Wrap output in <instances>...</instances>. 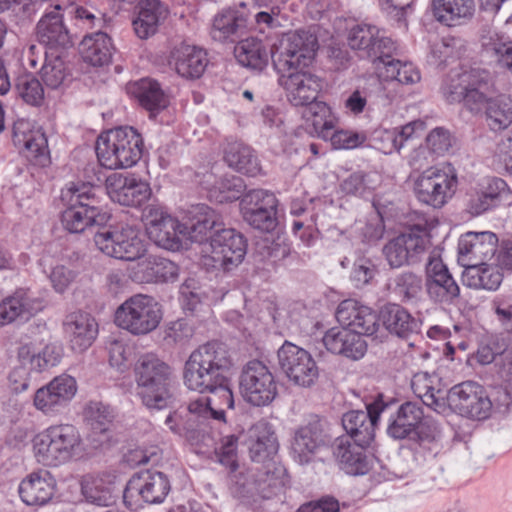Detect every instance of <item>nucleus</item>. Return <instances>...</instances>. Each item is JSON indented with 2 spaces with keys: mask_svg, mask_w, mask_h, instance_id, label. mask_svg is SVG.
I'll return each instance as SVG.
<instances>
[{
  "mask_svg": "<svg viewBox=\"0 0 512 512\" xmlns=\"http://www.w3.org/2000/svg\"><path fill=\"white\" fill-rule=\"evenodd\" d=\"M233 361L227 347L212 341L194 350L184 365L185 386L198 393L219 395L227 408H234L230 387V372Z\"/></svg>",
  "mask_w": 512,
  "mask_h": 512,
  "instance_id": "nucleus-1",
  "label": "nucleus"
},
{
  "mask_svg": "<svg viewBox=\"0 0 512 512\" xmlns=\"http://www.w3.org/2000/svg\"><path fill=\"white\" fill-rule=\"evenodd\" d=\"M31 442L36 461L49 467L69 462L82 449L81 434L70 423L50 425L35 434Z\"/></svg>",
  "mask_w": 512,
  "mask_h": 512,
  "instance_id": "nucleus-2",
  "label": "nucleus"
},
{
  "mask_svg": "<svg viewBox=\"0 0 512 512\" xmlns=\"http://www.w3.org/2000/svg\"><path fill=\"white\" fill-rule=\"evenodd\" d=\"M142 154L143 139L133 127L119 126L98 135V164L107 169L131 168Z\"/></svg>",
  "mask_w": 512,
  "mask_h": 512,
  "instance_id": "nucleus-3",
  "label": "nucleus"
},
{
  "mask_svg": "<svg viewBox=\"0 0 512 512\" xmlns=\"http://www.w3.org/2000/svg\"><path fill=\"white\" fill-rule=\"evenodd\" d=\"M170 367L154 354L143 355L136 367L137 394L150 410H161L173 402Z\"/></svg>",
  "mask_w": 512,
  "mask_h": 512,
  "instance_id": "nucleus-4",
  "label": "nucleus"
},
{
  "mask_svg": "<svg viewBox=\"0 0 512 512\" xmlns=\"http://www.w3.org/2000/svg\"><path fill=\"white\" fill-rule=\"evenodd\" d=\"M318 48L317 39L307 32H290L271 45V59L278 73L307 70Z\"/></svg>",
  "mask_w": 512,
  "mask_h": 512,
  "instance_id": "nucleus-5",
  "label": "nucleus"
},
{
  "mask_svg": "<svg viewBox=\"0 0 512 512\" xmlns=\"http://www.w3.org/2000/svg\"><path fill=\"white\" fill-rule=\"evenodd\" d=\"M163 319L162 305L147 294H136L126 299L115 311V324L134 336H145L155 331Z\"/></svg>",
  "mask_w": 512,
  "mask_h": 512,
  "instance_id": "nucleus-6",
  "label": "nucleus"
},
{
  "mask_svg": "<svg viewBox=\"0 0 512 512\" xmlns=\"http://www.w3.org/2000/svg\"><path fill=\"white\" fill-rule=\"evenodd\" d=\"M492 86L493 78L489 72L471 68L452 73L444 81L442 93L448 102L463 100L470 111L479 112L481 103L485 100V92H488Z\"/></svg>",
  "mask_w": 512,
  "mask_h": 512,
  "instance_id": "nucleus-7",
  "label": "nucleus"
},
{
  "mask_svg": "<svg viewBox=\"0 0 512 512\" xmlns=\"http://www.w3.org/2000/svg\"><path fill=\"white\" fill-rule=\"evenodd\" d=\"M457 186V172L450 164L427 168L413 180L417 200L433 208H441L452 199Z\"/></svg>",
  "mask_w": 512,
  "mask_h": 512,
  "instance_id": "nucleus-8",
  "label": "nucleus"
},
{
  "mask_svg": "<svg viewBox=\"0 0 512 512\" xmlns=\"http://www.w3.org/2000/svg\"><path fill=\"white\" fill-rule=\"evenodd\" d=\"M247 244L242 234L231 228L217 230L201 249L202 264L207 269L230 271L246 255Z\"/></svg>",
  "mask_w": 512,
  "mask_h": 512,
  "instance_id": "nucleus-9",
  "label": "nucleus"
},
{
  "mask_svg": "<svg viewBox=\"0 0 512 512\" xmlns=\"http://www.w3.org/2000/svg\"><path fill=\"white\" fill-rule=\"evenodd\" d=\"M239 390L247 403L257 407L269 405L278 393L274 375L268 366L259 360H251L243 366Z\"/></svg>",
  "mask_w": 512,
  "mask_h": 512,
  "instance_id": "nucleus-10",
  "label": "nucleus"
},
{
  "mask_svg": "<svg viewBox=\"0 0 512 512\" xmlns=\"http://www.w3.org/2000/svg\"><path fill=\"white\" fill-rule=\"evenodd\" d=\"M278 364L288 381L301 388H310L318 380L319 368L306 349L285 341L277 351Z\"/></svg>",
  "mask_w": 512,
  "mask_h": 512,
  "instance_id": "nucleus-11",
  "label": "nucleus"
},
{
  "mask_svg": "<svg viewBox=\"0 0 512 512\" xmlns=\"http://www.w3.org/2000/svg\"><path fill=\"white\" fill-rule=\"evenodd\" d=\"M96 188L91 183L72 184L63 194L69 197V207L62 213L63 227L71 233L84 231L96 220Z\"/></svg>",
  "mask_w": 512,
  "mask_h": 512,
  "instance_id": "nucleus-12",
  "label": "nucleus"
},
{
  "mask_svg": "<svg viewBox=\"0 0 512 512\" xmlns=\"http://www.w3.org/2000/svg\"><path fill=\"white\" fill-rule=\"evenodd\" d=\"M445 399L447 412L451 410L471 419H486L492 409L485 389L473 381L455 385L447 392Z\"/></svg>",
  "mask_w": 512,
  "mask_h": 512,
  "instance_id": "nucleus-13",
  "label": "nucleus"
},
{
  "mask_svg": "<svg viewBox=\"0 0 512 512\" xmlns=\"http://www.w3.org/2000/svg\"><path fill=\"white\" fill-rule=\"evenodd\" d=\"M388 434L394 439H404L416 432L421 445H436L439 430L435 423L424 421V413L420 406L412 402L402 404L394 419L388 425Z\"/></svg>",
  "mask_w": 512,
  "mask_h": 512,
  "instance_id": "nucleus-14",
  "label": "nucleus"
},
{
  "mask_svg": "<svg viewBox=\"0 0 512 512\" xmlns=\"http://www.w3.org/2000/svg\"><path fill=\"white\" fill-rule=\"evenodd\" d=\"M148 237L159 247L177 250L186 237L187 226L157 205L148 206L143 214Z\"/></svg>",
  "mask_w": 512,
  "mask_h": 512,
  "instance_id": "nucleus-15",
  "label": "nucleus"
},
{
  "mask_svg": "<svg viewBox=\"0 0 512 512\" xmlns=\"http://www.w3.org/2000/svg\"><path fill=\"white\" fill-rule=\"evenodd\" d=\"M108 197L115 203L138 207L147 202L152 189L149 182L136 173H111L104 182Z\"/></svg>",
  "mask_w": 512,
  "mask_h": 512,
  "instance_id": "nucleus-16",
  "label": "nucleus"
},
{
  "mask_svg": "<svg viewBox=\"0 0 512 512\" xmlns=\"http://www.w3.org/2000/svg\"><path fill=\"white\" fill-rule=\"evenodd\" d=\"M277 204L275 195L267 190L254 189L240 201V212L250 226L269 232L277 225Z\"/></svg>",
  "mask_w": 512,
  "mask_h": 512,
  "instance_id": "nucleus-17",
  "label": "nucleus"
},
{
  "mask_svg": "<svg viewBox=\"0 0 512 512\" xmlns=\"http://www.w3.org/2000/svg\"><path fill=\"white\" fill-rule=\"evenodd\" d=\"M77 391L76 379L61 374L35 391L33 406L46 416L56 415L73 400Z\"/></svg>",
  "mask_w": 512,
  "mask_h": 512,
  "instance_id": "nucleus-18",
  "label": "nucleus"
},
{
  "mask_svg": "<svg viewBox=\"0 0 512 512\" xmlns=\"http://www.w3.org/2000/svg\"><path fill=\"white\" fill-rule=\"evenodd\" d=\"M98 249L110 257L138 261L146 252V244L139 230L125 227L120 231L98 233Z\"/></svg>",
  "mask_w": 512,
  "mask_h": 512,
  "instance_id": "nucleus-19",
  "label": "nucleus"
},
{
  "mask_svg": "<svg viewBox=\"0 0 512 512\" xmlns=\"http://www.w3.org/2000/svg\"><path fill=\"white\" fill-rule=\"evenodd\" d=\"M430 245V237L426 230L412 228L390 240L383 248V254L392 268H398L414 261Z\"/></svg>",
  "mask_w": 512,
  "mask_h": 512,
  "instance_id": "nucleus-20",
  "label": "nucleus"
},
{
  "mask_svg": "<svg viewBox=\"0 0 512 512\" xmlns=\"http://www.w3.org/2000/svg\"><path fill=\"white\" fill-rule=\"evenodd\" d=\"M169 491L170 482L165 474L145 470L130 478L124 491V499L125 501L142 500L145 503L157 504L164 501Z\"/></svg>",
  "mask_w": 512,
  "mask_h": 512,
  "instance_id": "nucleus-21",
  "label": "nucleus"
},
{
  "mask_svg": "<svg viewBox=\"0 0 512 512\" xmlns=\"http://www.w3.org/2000/svg\"><path fill=\"white\" fill-rule=\"evenodd\" d=\"M510 189L507 183L498 177H486L480 180L467 193L466 211L479 216L497 207L508 198Z\"/></svg>",
  "mask_w": 512,
  "mask_h": 512,
  "instance_id": "nucleus-22",
  "label": "nucleus"
},
{
  "mask_svg": "<svg viewBox=\"0 0 512 512\" xmlns=\"http://www.w3.org/2000/svg\"><path fill=\"white\" fill-rule=\"evenodd\" d=\"M425 288L429 298L450 304L459 297L460 288L447 266L438 256H430L426 266Z\"/></svg>",
  "mask_w": 512,
  "mask_h": 512,
  "instance_id": "nucleus-23",
  "label": "nucleus"
},
{
  "mask_svg": "<svg viewBox=\"0 0 512 512\" xmlns=\"http://www.w3.org/2000/svg\"><path fill=\"white\" fill-rule=\"evenodd\" d=\"M250 31L249 13L246 4L219 11L213 18L211 36L221 43H234Z\"/></svg>",
  "mask_w": 512,
  "mask_h": 512,
  "instance_id": "nucleus-24",
  "label": "nucleus"
},
{
  "mask_svg": "<svg viewBox=\"0 0 512 512\" xmlns=\"http://www.w3.org/2000/svg\"><path fill=\"white\" fill-rule=\"evenodd\" d=\"M386 405L381 399L367 406V411L353 410L342 417L343 428L347 436L362 445H369L375 434V426Z\"/></svg>",
  "mask_w": 512,
  "mask_h": 512,
  "instance_id": "nucleus-25",
  "label": "nucleus"
},
{
  "mask_svg": "<svg viewBox=\"0 0 512 512\" xmlns=\"http://www.w3.org/2000/svg\"><path fill=\"white\" fill-rule=\"evenodd\" d=\"M336 319L342 327L361 337L373 335L379 327L376 312L354 299L344 300L338 305Z\"/></svg>",
  "mask_w": 512,
  "mask_h": 512,
  "instance_id": "nucleus-26",
  "label": "nucleus"
},
{
  "mask_svg": "<svg viewBox=\"0 0 512 512\" xmlns=\"http://www.w3.org/2000/svg\"><path fill=\"white\" fill-rule=\"evenodd\" d=\"M13 142L33 165L45 166L49 162L47 139L40 129L29 121L18 120L13 126Z\"/></svg>",
  "mask_w": 512,
  "mask_h": 512,
  "instance_id": "nucleus-27",
  "label": "nucleus"
},
{
  "mask_svg": "<svg viewBox=\"0 0 512 512\" xmlns=\"http://www.w3.org/2000/svg\"><path fill=\"white\" fill-rule=\"evenodd\" d=\"M497 246L498 238L493 232H467L459 239V261L464 267L491 261L497 252Z\"/></svg>",
  "mask_w": 512,
  "mask_h": 512,
  "instance_id": "nucleus-28",
  "label": "nucleus"
},
{
  "mask_svg": "<svg viewBox=\"0 0 512 512\" xmlns=\"http://www.w3.org/2000/svg\"><path fill=\"white\" fill-rule=\"evenodd\" d=\"M279 83L286 91L288 100L295 106H304L316 100L322 88L320 78L309 70L281 74Z\"/></svg>",
  "mask_w": 512,
  "mask_h": 512,
  "instance_id": "nucleus-29",
  "label": "nucleus"
},
{
  "mask_svg": "<svg viewBox=\"0 0 512 512\" xmlns=\"http://www.w3.org/2000/svg\"><path fill=\"white\" fill-rule=\"evenodd\" d=\"M57 482L47 470H38L29 473L18 486L21 501L27 506L42 507L47 505L54 497Z\"/></svg>",
  "mask_w": 512,
  "mask_h": 512,
  "instance_id": "nucleus-30",
  "label": "nucleus"
},
{
  "mask_svg": "<svg viewBox=\"0 0 512 512\" xmlns=\"http://www.w3.org/2000/svg\"><path fill=\"white\" fill-rule=\"evenodd\" d=\"M178 266L164 257L148 254L130 267V277L138 283L169 282L177 279Z\"/></svg>",
  "mask_w": 512,
  "mask_h": 512,
  "instance_id": "nucleus-31",
  "label": "nucleus"
},
{
  "mask_svg": "<svg viewBox=\"0 0 512 512\" xmlns=\"http://www.w3.org/2000/svg\"><path fill=\"white\" fill-rule=\"evenodd\" d=\"M328 438L317 424L300 427L291 445L293 459L300 465L314 461L327 448Z\"/></svg>",
  "mask_w": 512,
  "mask_h": 512,
  "instance_id": "nucleus-32",
  "label": "nucleus"
},
{
  "mask_svg": "<svg viewBox=\"0 0 512 512\" xmlns=\"http://www.w3.org/2000/svg\"><path fill=\"white\" fill-rule=\"evenodd\" d=\"M322 342L329 352L353 361L362 359L368 348L363 337L342 326L327 330Z\"/></svg>",
  "mask_w": 512,
  "mask_h": 512,
  "instance_id": "nucleus-33",
  "label": "nucleus"
},
{
  "mask_svg": "<svg viewBox=\"0 0 512 512\" xmlns=\"http://www.w3.org/2000/svg\"><path fill=\"white\" fill-rule=\"evenodd\" d=\"M207 63L206 53L186 42L175 45L169 56V64L178 75L186 79L199 78L204 73Z\"/></svg>",
  "mask_w": 512,
  "mask_h": 512,
  "instance_id": "nucleus-34",
  "label": "nucleus"
},
{
  "mask_svg": "<svg viewBox=\"0 0 512 512\" xmlns=\"http://www.w3.org/2000/svg\"><path fill=\"white\" fill-rule=\"evenodd\" d=\"M42 309L43 303L39 298L27 290L18 289L0 301V327L17 319H29Z\"/></svg>",
  "mask_w": 512,
  "mask_h": 512,
  "instance_id": "nucleus-35",
  "label": "nucleus"
},
{
  "mask_svg": "<svg viewBox=\"0 0 512 512\" xmlns=\"http://www.w3.org/2000/svg\"><path fill=\"white\" fill-rule=\"evenodd\" d=\"M366 446L348 436H340L334 441L333 455L345 473L363 475L368 471V460L364 452Z\"/></svg>",
  "mask_w": 512,
  "mask_h": 512,
  "instance_id": "nucleus-36",
  "label": "nucleus"
},
{
  "mask_svg": "<svg viewBox=\"0 0 512 512\" xmlns=\"http://www.w3.org/2000/svg\"><path fill=\"white\" fill-rule=\"evenodd\" d=\"M349 46L354 50H360L369 58L384 53V49L392 51L394 49L393 41L384 36H380V30L369 24H359L354 26L348 36Z\"/></svg>",
  "mask_w": 512,
  "mask_h": 512,
  "instance_id": "nucleus-37",
  "label": "nucleus"
},
{
  "mask_svg": "<svg viewBox=\"0 0 512 512\" xmlns=\"http://www.w3.org/2000/svg\"><path fill=\"white\" fill-rule=\"evenodd\" d=\"M61 7L56 5L53 10L45 13L37 24L39 41L50 48H66L72 44L68 28L64 24Z\"/></svg>",
  "mask_w": 512,
  "mask_h": 512,
  "instance_id": "nucleus-38",
  "label": "nucleus"
},
{
  "mask_svg": "<svg viewBox=\"0 0 512 512\" xmlns=\"http://www.w3.org/2000/svg\"><path fill=\"white\" fill-rule=\"evenodd\" d=\"M247 444L251 459L255 462L271 459L279 448L275 432L266 421H259L249 429Z\"/></svg>",
  "mask_w": 512,
  "mask_h": 512,
  "instance_id": "nucleus-39",
  "label": "nucleus"
},
{
  "mask_svg": "<svg viewBox=\"0 0 512 512\" xmlns=\"http://www.w3.org/2000/svg\"><path fill=\"white\" fill-rule=\"evenodd\" d=\"M504 278V272L494 260L469 264L462 274L464 285L477 290L496 291Z\"/></svg>",
  "mask_w": 512,
  "mask_h": 512,
  "instance_id": "nucleus-40",
  "label": "nucleus"
},
{
  "mask_svg": "<svg viewBox=\"0 0 512 512\" xmlns=\"http://www.w3.org/2000/svg\"><path fill=\"white\" fill-rule=\"evenodd\" d=\"M379 319L392 335L407 338L420 330V322L398 304H387L380 310Z\"/></svg>",
  "mask_w": 512,
  "mask_h": 512,
  "instance_id": "nucleus-41",
  "label": "nucleus"
},
{
  "mask_svg": "<svg viewBox=\"0 0 512 512\" xmlns=\"http://www.w3.org/2000/svg\"><path fill=\"white\" fill-rule=\"evenodd\" d=\"M305 106L302 118L309 133L328 140L331 131L337 124V117L331 107L325 102L317 100H313Z\"/></svg>",
  "mask_w": 512,
  "mask_h": 512,
  "instance_id": "nucleus-42",
  "label": "nucleus"
},
{
  "mask_svg": "<svg viewBox=\"0 0 512 512\" xmlns=\"http://www.w3.org/2000/svg\"><path fill=\"white\" fill-rule=\"evenodd\" d=\"M431 10L439 23L455 27L472 18L475 4L474 0H432Z\"/></svg>",
  "mask_w": 512,
  "mask_h": 512,
  "instance_id": "nucleus-43",
  "label": "nucleus"
},
{
  "mask_svg": "<svg viewBox=\"0 0 512 512\" xmlns=\"http://www.w3.org/2000/svg\"><path fill=\"white\" fill-rule=\"evenodd\" d=\"M493 89L494 85L485 92L481 110L484 108L487 126L497 132L507 129L512 124V99L505 94L492 97Z\"/></svg>",
  "mask_w": 512,
  "mask_h": 512,
  "instance_id": "nucleus-44",
  "label": "nucleus"
},
{
  "mask_svg": "<svg viewBox=\"0 0 512 512\" xmlns=\"http://www.w3.org/2000/svg\"><path fill=\"white\" fill-rule=\"evenodd\" d=\"M438 382L437 376L430 375L427 372H418L411 380V388L424 405L439 414H446L447 405L445 397L447 392L436 388L435 385Z\"/></svg>",
  "mask_w": 512,
  "mask_h": 512,
  "instance_id": "nucleus-45",
  "label": "nucleus"
},
{
  "mask_svg": "<svg viewBox=\"0 0 512 512\" xmlns=\"http://www.w3.org/2000/svg\"><path fill=\"white\" fill-rule=\"evenodd\" d=\"M168 10L159 0H141L139 12L133 21L136 35L140 39H147L153 36L166 19Z\"/></svg>",
  "mask_w": 512,
  "mask_h": 512,
  "instance_id": "nucleus-46",
  "label": "nucleus"
},
{
  "mask_svg": "<svg viewBox=\"0 0 512 512\" xmlns=\"http://www.w3.org/2000/svg\"><path fill=\"white\" fill-rule=\"evenodd\" d=\"M94 318L86 312L70 313L65 320V331L70 336L72 349L82 352L90 347L94 340Z\"/></svg>",
  "mask_w": 512,
  "mask_h": 512,
  "instance_id": "nucleus-47",
  "label": "nucleus"
},
{
  "mask_svg": "<svg viewBox=\"0 0 512 512\" xmlns=\"http://www.w3.org/2000/svg\"><path fill=\"white\" fill-rule=\"evenodd\" d=\"M221 216L207 206H199L195 216V221L190 227H187L186 237L192 242H198L204 247V243L209 242L210 238L217 230L223 229Z\"/></svg>",
  "mask_w": 512,
  "mask_h": 512,
  "instance_id": "nucleus-48",
  "label": "nucleus"
},
{
  "mask_svg": "<svg viewBox=\"0 0 512 512\" xmlns=\"http://www.w3.org/2000/svg\"><path fill=\"white\" fill-rule=\"evenodd\" d=\"M234 53L241 65L259 70L265 68L271 58V49L268 50L261 40L254 37L239 41Z\"/></svg>",
  "mask_w": 512,
  "mask_h": 512,
  "instance_id": "nucleus-49",
  "label": "nucleus"
},
{
  "mask_svg": "<svg viewBox=\"0 0 512 512\" xmlns=\"http://www.w3.org/2000/svg\"><path fill=\"white\" fill-rule=\"evenodd\" d=\"M224 160L231 168L249 176H255L260 170L258 160L251 148L241 142L227 144Z\"/></svg>",
  "mask_w": 512,
  "mask_h": 512,
  "instance_id": "nucleus-50",
  "label": "nucleus"
},
{
  "mask_svg": "<svg viewBox=\"0 0 512 512\" xmlns=\"http://www.w3.org/2000/svg\"><path fill=\"white\" fill-rule=\"evenodd\" d=\"M140 104L149 111H158L168 105V97L160 84L149 78L141 79L131 87Z\"/></svg>",
  "mask_w": 512,
  "mask_h": 512,
  "instance_id": "nucleus-51",
  "label": "nucleus"
},
{
  "mask_svg": "<svg viewBox=\"0 0 512 512\" xmlns=\"http://www.w3.org/2000/svg\"><path fill=\"white\" fill-rule=\"evenodd\" d=\"M482 45L496 56L498 63L512 71V40L506 31H493L483 36Z\"/></svg>",
  "mask_w": 512,
  "mask_h": 512,
  "instance_id": "nucleus-52",
  "label": "nucleus"
},
{
  "mask_svg": "<svg viewBox=\"0 0 512 512\" xmlns=\"http://www.w3.org/2000/svg\"><path fill=\"white\" fill-rule=\"evenodd\" d=\"M228 409L219 395H212L211 397H200L193 400L188 405L190 414L196 417L209 419L212 418L217 421H225V410Z\"/></svg>",
  "mask_w": 512,
  "mask_h": 512,
  "instance_id": "nucleus-53",
  "label": "nucleus"
},
{
  "mask_svg": "<svg viewBox=\"0 0 512 512\" xmlns=\"http://www.w3.org/2000/svg\"><path fill=\"white\" fill-rule=\"evenodd\" d=\"M211 301L208 291L199 286L195 280L189 279L181 286L180 302L184 310L194 312L202 303L209 304Z\"/></svg>",
  "mask_w": 512,
  "mask_h": 512,
  "instance_id": "nucleus-54",
  "label": "nucleus"
},
{
  "mask_svg": "<svg viewBox=\"0 0 512 512\" xmlns=\"http://www.w3.org/2000/svg\"><path fill=\"white\" fill-rule=\"evenodd\" d=\"M243 189V181L238 177L232 176L219 180L216 185L210 189L209 193L211 198L223 203L239 199Z\"/></svg>",
  "mask_w": 512,
  "mask_h": 512,
  "instance_id": "nucleus-55",
  "label": "nucleus"
},
{
  "mask_svg": "<svg viewBox=\"0 0 512 512\" xmlns=\"http://www.w3.org/2000/svg\"><path fill=\"white\" fill-rule=\"evenodd\" d=\"M372 175L356 172L345 178L340 184V191L347 196L364 197L374 189Z\"/></svg>",
  "mask_w": 512,
  "mask_h": 512,
  "instance_id": "nucleus-56",
  "label": "nucleus"
},
{
  "mask_svg": "<svg viewBox=\"0 0 512 512\" xmlns=\"http://www.w3.org/2000/svg\"><path fill=\"white\" fill-rule=\"evenodd\" d=\"M40 74L45 85L52 89L60 87L68 77L65 62L60 57L47 58Z\"/></svg>",
  "mask_w": 512,
  "mask_h": 512,
  "instance_id": "nucleus-57",
  "label": "nucleus"
},
{
  "mask_svg": "<svg viewBox=\"0 0 512 512\" xmlns=\"http://www.w3.org/2000/svg\"><path fill=\"white\" fill-rule=\"evenodd\" d=\"M259 8L265 7L269 10L258 11L254 15V26L260 32L265 29H272L279 26L278 16L280 14V7L275 5V0H254Z\"/></svg>",
  "mask_w": 512,
  "mask_h": 512,
  "instance_id": "nucleus-58",
  "label": "nucleus"
},
{
  "mask_svg": "<svg viewBox=\"0 0 512 512\" xmlns=\"http://www.w3.org/2000/svg\"><path fill=\"white\" fill-rule=\"evenodd\" d=\"M17 90L21 98L30 105L39 106L44 100V89L40 81L32 75L18 78Z\"/></svg>",
  "mask_w": 512,
  "mask_h": 512,
  "instance_id": "nucleus-59",
  "label": "nucleus"
},
{
  "mask_svg": "<svg viewBox=\"0 0 512 512\" xmlns=\"http://www.w3.org/2000/svg\"><path fill=\"white\" fill-rule=\"evenodd\" d=\"M460 40L455 38H444L435 42L430 51V61L433 64H442L451 58L459 56Z\"/></svg>",
  "mask_w": 512,
  "mask_h": 512,
  "instance_id": "nucleus-60",
  "label": "nucleus"
},
{
  "mask_svg": "<svg viewBox=\"0 0 512 512\" xmlns=\"http://www.w3.org/2000/svg\"><path fill=\"white\" fill-rule=\"evenodd\" d=\"M390 52L384 49V53H379L372 58L373 67L381 81H392L395 80L396 75H399L398 66L400 61L392 59L389 55Z\"/></svg>",
  "mask_w": 512,
  "mask_h": 512,
  "instance_id": "nucleus-61",
  "label": "nucleus"
},
{
  "mask_svg": "<svg viewBox=\"0 0 512 512\" xmlns=\"http://www.w3.org/2000/svg\"><path fill=\"white\" fill-rule=\"evenodd\" d=\"M328 139L334 149H354L364 144L367 136L364 132L332 130Z\"/></svg>",
  "mask_w": 512,
  "mask_h": 512,
  "instance_id": "nucleus-62",
  "label": "nucleus"
},
{
  "mask_svg": "<svg viewBox=\"0 0 512 512\" xmlns=\"http://www.w3.org/2000/svg\"><path fill=\"white\" fill-rule=\"evenodd\" d=\"M395 290L405 298L416 297L422 289V280L419 276L411 272L399 274L395 280Z\"/></svg>",
  "mask_w": 512,
  "mask_h": 512,
  "instance_id": "nucleus-63",
  "label": "nucleus"
},
{
  "mask_svg": "<svg viewBox=\"0 0 512 512\" xmlns=\"http://www.w3.org/2000/svg\"><path fill=\"white\" fill-rule=\"evenodd\" d=\"M426 144L432 153L440 156L452 146V136L447 129L437 127L427 135Z\"/></svg>",
  "mask_w": 512,
  "mask_h": 512,
  "instance_id": "nucleus-64",
  "label": "nucleus"
}]
</instances>
